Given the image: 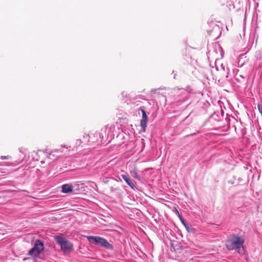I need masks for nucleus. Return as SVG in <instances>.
Returning a JSON list of instances; mask_svg holds the SVG:
<instances>
[{
  "instance_id": "1",
  "label": "nucleus",
  "mask_w": 262,
  "mask_h": 262,
  "mask_svg": "<svg viewBox=\"0 0 262 262\" xmlns=\"http://www.w3.org/2000/svg\"><path fill=\"white\" fill-rule=\"evenodd\" d=\"M245 240L243 237L238 234H232L229 236L226 242V247L229 250H236L241 255H244L245 250L244 248Z\"/></svg>"
},
{
  "instance_id": "2",
  "label": "nucleus",
  "mask_w": 262,
  "mask_h": 262,
  "mask_svg": "<svg viewBox=\"0 0 262 262\" xmlns=\"http://www.w3.org/2000/svg\"><path fill=\"white\" fill-rule=\"evenodd\" d=\"M88 241L91 244L100 246L108 250H113V246L110 244L108 241L100 236H88L86 237Z\"/></svg>"
},
{
  "instance_id": "3",
  "label": "nucleus",
  "mask_w": 262,
  "mask_h": 262,
  "mask_svg": "<svg viewBox=\"0 0 262 262\" xmlns=\"http://www.w3.org/2000/svg\"><path fill=\"white\" fill-rule=\"evenodd\" d=\"M55 241L61 248V251L64 252H70L73 247V244L65 237L61 236H55Z\"/></svg>"
},
{
  "instance_id": "4",
  "label": "nucleus",
  "mask_w": 262,
  "mask_h": 262,
  "mask_svg": "<svg viewBox=\"0 0 262 262\" xmlns=\"http://www.w3.org/2000/svg\"><path fill=\"white\" fill-rule=\"evenodd\" d=\"M43 244L39 239L35 241L34 246L31 248L28 254L32 257H36L43 250Z\"/></svg>"
},
{
  "instance_id": "5",
  "label": "nucleus",
  "mask_w": 262,
  "mask_h": 262,
  "mask_svg": "<svg viewBox=\"0 0 262 262\" xmlns=\"http://www.w3.org/2000/svg\"><path fill=\"white\" fill-rule=\"evenodd\" d=\"M142 112V119L140 121V126L141 127L142 131L145 132L146 131V128L147 126V123L148 121V116L146 114V112L144 109H141Z\"/></svg>"
},
{
  "instance_id": "6",
  "label": "nucleus",
  "mask_w": 262,
  "mask_h": 262,
  "mask_svg": "<svg viewBox=\"0 0 262 262\" xmlns=\"http://www.w3.org/2000/svg\"><path fill=\"white\" fill-rule=\"evenodd\" d=\"M121 176L130 188L133 189L136 188V182L130 179L128 174H122Z\"/></svg>"
},
{
  "instance_id": "7",
  "label": "nucleus",
  "mask_w": 262,
  "mask_h": 262,
  "mask_svg": "<svg viewBox=\"0 0 262 262\" xmlns=\"http://www.w3.org/2000/svg\"><path fill=\"white\" fill-rule=\"evenodd\" d=\"M73 191V187L69 184H64L62 186V192L64 193L71 192Z\"/></svg>"
},
{
  "instance_id": "8",
  "label": "nucleus",
  "mask_w": 262,
  "mask_h": 262,
  "mask_svg": "<svg viewBox=\"0 0 262 262\" xmlns=\"http://www.w3.org/2000/svg\"><path fill=\"white\" fill-rule=\"evenodd\" d=\"M176 212H177V213L178 214V215H179V216L180 217V219L181 221L182 224L184 225V226L185 227L186 229H187V228H188V224L185 222L184 220L181 216V215L179 214V211L177 209H176Z\"/></svg>"
},
{
  "instance_id": "9",
  "label": "nucleus",
  "mask_w": 262,
  "mask_h": 262,
  "mask_svg": "<svg viewBox=\"0 0 262 262\" xmlns=\"http://www.w3.org/2000/svg\"><path fill=\"white\" fill-rule=\"evenodd\" d=\"M131 173H132V176L133 178H134L136 179H138V180L140 179V176L138 174V173H137V172L136 170L131 171Z\"/></svg>"
},
{
  "instance_id": "10",
  "label": "nucleus",
  "mask_w": 262,
  "mask_h": 262,
  "mask_svg": "<svg viewBox=\"0 0 262 262\" xmlns=\"http://www.w3.org/2000/svg\"><path fill=\"white\" fill-rule=\"evenodd\" d=\"M188 231V232H190V231H192V229L189 228V226H188V228L187 229H186Z\"/></svg>"
},
{
  "instance_id": "11",
  "label": "nucleus",
  "mask_w": 262,
  "mask_h": 262,
  "mask_svg": "<svg viewBox=\"0 0 262 262\" xmlns=\"http://www.w3.org/2000/svg\"><path fill=\"white\" fill-rule=\"evenodd\" d=\"M156 91H157V89H152L151 91V92L155 93H156Z\"/></svg>"
},
{
  "instance_id": "12",
  "label": "nucleus",
  "mask_w": 262,
  "mask_h": 262,
  "mask_svg": "<svg viewBox=\"0 0 262 262\" xmlns=\"http://www.w3.org/2000/svg\"><path fill=\"white\" fill-rule=\"evenodd\" d=\"M1 159H7V157H6V156H2V157H1Z\"/></svg>"
},
{
  "instance_id": "13",
  "label": "nucleus",
  "mask_w": 262,
  "mask_h": 262,
  "mask_svg": "<svg viewBox=\"0 0 262 262\" xmlns=\"http://www.w3.org/2000/svg\"><path fill=\"white\" fill-rule=\"evenodd\" d=\"M221 68H222L223 70H224V67H223V64H222V65H221Z\"/></svg>"
},
{
  "instance_id": "14",
  "label": "nucleus",
  "mask_w": 262,
  "mask_h": 262,
  "mask_svg": "<svg viewBox=\"0 0 262 262\" xmlns=\"http://www.w3.org/2000/svg\"><path fill=\"white\" fill-rule=\"evenodd\" d=\"M28 258H24V260H26V259H27Z\"/></svg>"
}]
</instances>
